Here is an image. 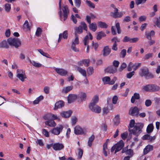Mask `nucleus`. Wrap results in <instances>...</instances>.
<instances>
[{
  "mask_svg": "<svg viewBox=\"0 0 160 160\" xmlns=\"http://www.w3.org/2000/svg\"><path fill=\"white\" fill-rule=\"evenodd\" d=\"M64 147V145L62 144L59 143H54L53 145V148L55 151L60 150Z\"/></svg>",
  "mask_w": 160,
  "mask_h": 160,
  "instance_id": "nucleus-16",
  "label": "nucleus"
},
{
  "mask_svg": "<svg viewBox=\"0 0 160 160\" xmlns=\"http://www.w3.org/2000/svg\"><path fill=\"white\" fill-rule=\"evenodd\" d=\"M141 65V63H137L134 64H133V70H137Z\"/></svg>",
  "mask_w": 160,
  "mask_h": 160,
  "instance_id": "nucleus-50",
  "label": "nucleus"
},
{
  "mask_svg": "<svg viewBox=\"0 0 160 160\" xmlns=\"http://www.w3.org/2000/svg\"><path fill=\"white\" fill-rule=\"evenodd\" d=\"M139 94L138 93H134L132 97L131 102L132 103H134L135 101V99H139Z\"/></svg>",
  "mask_w": 160,
  "mask_h": 160,
  "instance_id": "nucleus-31",
  "label": "nucleus"
},
{
  "mask_svg": "<svg viewBox=\"0 0 160 160\" xmlns=\"http://www.w3.org/2000/svg\"><path fill=\"white\" fill-rule=\"evenodd\" d=\"M155 32L153 30H152L150 32L146 31L145 32V35L147 38L148 40L151 39V36H153L154 35Z\"/></svg>",
  "mask_w": 160,
  "mask_h": 160,
  "instance_id": "nucleus-23",
  "label": "nucleus"
},
{
  "mask_svg": "<svg viewBox=\"0 0 160 160\" xmlns=\"http://www.w3.org/2000/svg\"><path fill=\"white\" fill-rule=\"evenodd\" d=\"M143 89L147 92H155L158 91L159 87L155 84H148L142 87Z\"/></svg>",
  "mask_w": 160,
  "mask_h": 160,
  "instance_id": "nucleus-3",
  "label": "nucleus"
},
{
  "mask_svg": "<svg viewBox=\"0 0 160 160\" xmlns=\"http://www.w3.org/2000/svg\"><path fill=\"white\" fill-rule=\"evenodd\" d=\"M153 55V53H148L146 54L144 58V60H147L149 58H152Z\"/></svg>",
  "mask_w": 160,
  "mask_h": 160,
  "instance_id": "nucleus-49",
  "label": "nucleus"
},
{
  "mask_svg": "<svg viewBox=\"0 0 160 160\" xmlns=\"http://www.w3.org/2000/svg\"><path fill=\"white\" fill-rule=\"evenodd\" d=\"M30 62L32 65L36 67L39 68L41 67L42 66V64H41L36 62L34 61H30Z\"/></svg>",
  "mask_w": 160,
  "mask_h": 160,
  "instance_id": "nucleus-45",
  "label": "nucleus"
},
{
  "mask_svg": "<svg viewBox=\"0 0 160 160\" xmlns=\"http://www.w3.org/2000/svg\"><path fill=\"white\" fill-rule=\"evenodd\" d=\"M98 96L97 95H95L93 97L89 105L96 104V103L98 102Z\"/></svg>",
  "mask_w": 160,
  "mask_h": 160,
  "instance_id": "nucleus-25",
  "label": "nucleus"
},
{
  "mask_svg": "<svg viewBox=\"0 0 160 160\" xmlns=\"http://www.w3.org/2000/svg\"><path fill=\"white\" fill-rule=\"evenodd\" d=\"M76 45L71 44V48L75 52H78L79 51L78 48L76 47Z\"/></svg>",
  "mask_w": 160,
  "mask_h": 160,
  "instance_id": "nucleus-58",
  "label": "nucleus"
},
{
  "mask_svg": "<svg viewBox=\"0 0 160 160\" xmlns=\"http://www.w3.org/2000/svg\"><path fill=\"white\" fill-rule=\"evenodd\" d=\"M62 37L64 39H67L68 37V31H65L63 33H60L59 35V38L58 40V42H59L61 41V38Z\"/></svg>",
  "mask_w": 160,
  "mask_h": 160,
  "instance_id": "nucleus-17",
  "label": "nucleus"
},
{
  "mask_svg": "<svg viewBox=\"0 0 160 160\" xmlns=\"http://www.w3.org/2000/svg\"><path fill=\"white\" fill-rule=\"evenodd\" d=\"M90 39L92 40V37L90 33H89L88 35H86L83 40L84 44L85 45H88L89 42V38Z\"/></svg>",
  "mask_w": 160,
  "mask_h": 160,
  "instance_id": "nucleus-24",
  "label": "nucleus"
},
{
  "mask_svg": "<svg viewBox=\"0 0 160 160\" xmlns=\"http://www.w3.org/2000/svg\"><path fill=\"white\" fill-rule=\"evenodd\" d=\"M43 99V97L41 95L39 97L36 98V99L33 102V104H38L39 103V102Z\"/></svg>",
  "mask_w": 160,
  "mask_h": 160,
  "instance_id": "nucleus-39",
  "label": "nucleus"
},
{
  "mask_svg": "<svg viewBox=\"0 0 160 160\" xmlns=\"http://www.w3.org/2000/svg\"><path fill=\"white\" fill-rule=\"evenodd\" d=\"M110 50L108 46L105 47L103 50V55L104 56H107L110 53Z\"/></svg>",
  "mask_w": 160,
  "mask_h": 160,
  "instance_id": "nucleus-33",
  "label": "nucleus"
},
{
  "mask_svg": "<svg viewBox=\"0 0 160 160\" xmlns=\"http://www.w3.org/2000/svg\"><path fill=\"white\" fill-rule=\"evenodd\" d=\"M38 52L42 55L49 58H51L50 56L48 53L44 52L43 50L41 49L38 50Z\"/></svg>",
  "mask_w": 160,
  "mask_h": 160,
  "instance_id": "nucleus-38",
  "label": "nucleus"
},
{
  "mask_svg": "<svg viewBox=\"0 0 160 160\" xmlns=\"http://www.w3.org/2000/svg\"><path fill=\"white\" fill-rule=\"evenodd\" d=\"M139 109L136 107L131 108L129 111V114L132 116H137L139 114Z\"/></svg>",
  "mask_w": 160,
  "mask_h": 160,
  "instance_id": "nucleus-9",
  "label": "nucleus"
},
{
  "mask_svg": "<svg viewBox=\"0 0 160 160\" xmlns=\"http://www.w3.org/2000/svg\"><path fill=\"white\" fill-rule=\"evenodd\" d=\"M82 28L84 30L87 31V25L86 24L83 22H81V25H80L78 27H76L74 28L75 36H77L78 33L80 34L83 31Z\"/></svg>",
  "mask_w": 160,
  "mask_h": 160,
  "instance_id": "nucleus-4",
  "label": "nucleus"
},
{
  "mask_svg": "<svg viewBox=\"0 0 160 160\" xmlns=\"http://www.w3.org/2000/svg\"><path fill=\"white\" fill-rule=\"evenodd\" d=\"M75 38L72 42V45H77L79 43L78 38V36H75Z\"/></svg>",
  "mask_w": 160,
  "mask_h": 160,
  "instance_id": "nucleus-43",
  "label": "nucleus"
},
{
  "mask_svg": "<svg viewBox=\"0 0 160 160\" xmlns=\"http://www.w3.org/2000/svg\"><path fill=\"white\" fill-rule=\"evenodd\" d=\"M74 132L76 135L85 134L87 133V131L85 128H82L79 126H76L74 128Z\"/></svg>",
  "mask_w": 160,
  "mask_h": 160,
  "instance_id": "nucleus-6",
  "label": "nucleus"
},
{
  "mask_svg": "<svg viewBox=\"0 0 160 160\" xmlns=\"http://www.w3.org/2000/svg\"><path fill=\"white\" fill-rule=\"evenodd\" d=\"M77 70L82 74L83 76L86 77L87 76L86 72L85 69L82 68L77 67Z\"/></svg>",
  "mask_w": 160,
  "mask_h": 160,
  "instance_id": "nucleus-28",
  "label": "nucleus"
},
{
  "mask_svg": "<svg viewBox=\"0 0 160 160\" xmlns=\"http://www.w3.org/2000/svg\"><path fill=\"white\" fill-rule=\"evenodd\" d=\"M64 105V102L62 101H60L56 103L55 105L54 109L56 110L60 108L63 107Z\"/></svg>",
  "mask_w": 160,
  "mask_h": 160,
  "instance_id": "nucleus-19",
  "label": "nucleus"
},
{
  "mask_svg": "<svg viewBox=\"0 0 160 160\" xmlns=\"http://www.w3.org/2000/svg\"><path fill=\"white\" fill-rule=\"evenodd\" d=\"M118 8H115V10L114 12H112L111 15L115 18H120L122 16L123 14L125 13L124 12H118Z\"/></svg>",
  "mask_w": 160,
  "mask_h": 160,
  "instance_id": "nucleus-8",
  "label": "nucleus"
},
{
  "mask_svg": "<svg viewBox=\"0 0 160 160\" xmlns=\"http://www.w3.org/2000/svg\"><path fill=\"white\" fill-rule=\"evenodd\" d=\"M45 123L46 125L51 127H54L56 125L55 122L52 119L46 121Z\"/></svg>",
  "mask_w": 160,
  "mask_h": 160,
  "instance_id": "nucleus-22",
  "label": "nucleus"
},
{
  "mask_svg": "<svg viewBox=\"0 0 160 160\" xmlns=\"http://www.w3.org/2000/svg\"><path fill=\"white\" fill-rule=\"evenodd\" d=\"M86 97V94L85 92H82L80 93V98L82 100H85Z\"/></svg>",
  "mask_w": 160,
  "mask_h": 160,
  "instance_id": "nucleus-46",
  "label": "nucleus"
},
{
  "mask_svg": "<svg viewBox=\"0 0 160 160\" xmlns=\"http://www.w3.org/2000/svg\"><path fill=\"white\" fill-rule=\"evenodd\" d=\"M42 132L46 137H48L49 136V132L45 129H43L42 130Z\"/></svg>",
  "mask_w": 160,
  "mask_h": 160,
  "instance_id": "nucleus-62",
  "label": "nucleus"
},
{
  "mask_svg": "<svg viewBox=\"0 0 160 160\" xmlns=\"http://www.w3.org/2000/svg\"><path fill=\"white\" fill-rule=\"evenodd\" d=\"M7 41H3L0 43V48H8V46L7 44Z\"/></svg>",
  "mask_w": 160,
  "mask_h": 160,
  "instance_id": "nucleus-41",
  "label": "nucleus"
},
{
  "mask_svg": "<svg viewBox=\"0 0 160 160\" xmlns=\"http://www.w3.org/2000/svg\"><path fill=\"white\" fill-rule=\"evenodd\" d=\"M143 127V124L142 123H137L132 129L129 128V131L131 134L138 136L141 133L142 129Z\"/></svg>",
  "mask_w": 160,
  "mask_h": 160,
  "instance_id": "nucleus-1",
  "label": "nucleus"
},
{
  "mask_svg": "<svg viewBox=\"0 0 160 160\" xmlns=\"http://www.w3.org/2000/svg\"><path fill=\"white\" fill-rule=\"evenodd\" d=\"M89 108L92 112L99 113L101 112V108L96 104H91L89 105Z\"/></svg>",
  "mask_w": 160,
  "mask_h": 160,
  "instance_id": "nucleus-7",
  "label": "nucleus"
},
{
  "mask_svg": "<svg viewBox=\"0 0 160 160\" xmlns=\"http://www.w3.org/2000/svg\"><path fill=\"white\" fill-rule=\"evenodd\" d=\"M83 65L85 67H88L89 65L90 61L88 59H84L83 60Z\"/></svg>",
  "mask_w": 160,
  "mask_h": 160,
  "instance_id": "nucleus-51",
  "label": "nucleus"
},
{
  "mask_svg": "<svg viewBox=\"0 0 160 160\" xmlns=\"http://www.w3.org/2000/svg\"><path fill=\"white\" fill-rule=\"evenodd\" d=\"M43 118L44 119L47 121L52 119V114L48 113L45 115L43 117Z\"/></svg>",
  "mask_w": 160,
  "mask_h": 160,
  "instance_id": "nucleus-44",
  "label": "nucleus"
},
{
  "mask_svg": "<svg viewBox=\"0 0 160 160\" xmlns=\"http://www.w3.org/2000/svg\"><path fill=\"white\" fill-rule=\"evenodd\" d=\"M62 10L63 12V20L65 21L67 19L68 14L69 12L68 6L67 5L63 6L62 7Z\"/></svg>",
  "mask_w": 160,
  "mask_h": 160,
  "instance_id": "nucleus-14",
  "label": "nucleus"
},
{
  "mask_svg": "<svg viewBox=\"0 0 160 160\" xmlns=\"http://www.w3.org/2000/svg\"><path fill=\"white\" fill-rule=\"evenodd\" d=\"M109 101H110V99L108 98L107 100L108 107V108H110V109L112 110L114 107L112 104H109Z\"/></svg>",
  "mask_w": 160,
  "mask_h": 160,
  "instance_id": "nucleus-53",
  "label": "nucleus"
},
{
  "mask_svg": "<svg viewBox=\"0 0 160 160\" xmlns=\"http://www.w3.org/2000/svg\"><path fill=\"white\" fill-rule=\"evenodd\" d=\"M115 28L117 29L118 33L119 34L121 32V30L120 29V25L119 22L116 23Z\"/></svg>",
  "mask_w": 160,
  "mask_h": 160,
  "instance_id": "nucleus-57",
  "label": "nucleus"
},
{
  "mask_svg": "<svg viewBox=\"0 0 160 160\" xmlns=\"http://www.w3.org/2000/svg\"><path fill=\"white\" fill-rule=\"evenodd\" d=\"M130 41L131 38L128 36H125L123 39V42H129L130 43Z\"/></svg>",
  "mask_w": 160,
  "mask_h": 160,
  "instance_id": "nucleus-63",
  "label": "nucleus"
},
{
  "mask_svg": "<svg viewBox=\"0 0 160 160\" xmlns=\"http://www.w3.org/2000/svg\"><path fill=\"white\" fill-rule=\"evenodd\" d=\"M109 141V139H107L103 145V152L104 155L105 157H107L108 156L106 150L108 149L107 145Z\"/></svg>",
  "mask_w": 160,
  "mask_h": 160,
  "instance_id": "nucleus-21",
  "label": "nucleus"
},
{
  "mask_svg": "<svg viewBox=\"0 0 160 160\" xmlns=\"http://www.w3.org/2000/svg\"><path fill=\"white\" fill-rule=\"evenodd\" d=\"M63 128V126L61 125H59L56 127L54 128L51 131V132L55 135H59L62 131Z\"/></svg>",
  "mask_w": 160,
  "mask_h": 160,
  "instance_id": "nucleus-10",
  "label": "nucleus"
},
{
  "mask_svg": "<svg viewBox=\"0 0 160 160\" xmlns=\"http://www.w3.org/2000/svg\"><path fill=\"white\" fill-rule=\"evenodd\" d=\"M8 43L11 47H14L16 48H18L21 44L20 40L17 38H10L7 40Z\"/></svg>",
  "mask_w": 160,
  "mask_h": 160,
  "instance_id": "nucleus-2",
  "label": "nucleus"
},
{
  "mask_svg": "<svg viewBox=\"0 0 160 160\" xmlns=\"http://www.w3.org/2000/svg\"><path fill=\"white\" fill-rule=\"evenodd\" d=\"M53 68L57 73L61 76H65L68 73L67 71L64 69L55 67Z\"/></svg>",
  "mask_w": 160,
  "mask_h": 160,
  "instance_id": "nucleus-11",
  "label": "nucleus"
},
{
  "mask_svg": "<svg viewBox=\"0 0 160 160\" xmlns=\"http://www.w3.org/2000/svg\"><path fill=\"white\" fill-rule=\"evenodd\" d=\"M4 8L6 12H9L11 9L10 4L9 3H7L5 4L4 6Z\"/></svg>",
  "mask_w": 160,
  "mask_h": 160,
  "instance_id": "nucleus-48",
  "label": "nucleus"
},
{
  "mask_svg": "<svg viewBox=\"0 0 160 160\" xmlns=\"http://www.w3.org/2000/svg\"><path fill=\"white\" fill-rule=\"evenodd\" d=\"M133 63L132 62H130L128 66L127 69L128 71H131L133 69Z\"/></svg>",
  "mask_w": 160,
  "mask_h": 160,
  "instance_id": "nucleus-52",
  "label": "nucleus"
},
{
  "mask_svg": "<svg viewBox=\"0 0 160 160\" xmlns=\"http://www.w3.org/2000/svg\"><path fill=\"white\" fill-rule=\"evenodd\" d=\"M147 0H136V3L137 5H139L141 3H144Z\"/></svg>",
  "mask_w": 160,
  "mask_h": 160,
  "instance_id": "nucleus-60",
  "label": "nucleus"
},
{
  "mask_svg": "<svg viewBox=\"0 0 160 160\" xmlns=\"http://www.w3.org/2000/svg\"><path fill=\"white\" fill-rule=\"evenodd\" d=\"M113 121L114 125H118L120 122V115L118 114L116 115L113 118Z\"/></svg>",
  "mask_w": 160,
  "mask_h": 160,
  "instance_id": "nucleus-27",
  "label": "nucleus"
},
{
  "mask_svg": "<svg viewBox=\"0 0 160 160\" xmlns=\"http://www.w3.org/2000/svg\"><path fill=\"white\" fill-rule=\"evenodd\" d=\"M98 24L99 27L102 28H106L108 27V25L105 22L101 21L98 22Z\"/></svg>",
  "mask_w": 160,
  "mask_h": 160,
  "instance_id": "nucleus-35",
  "label": "nucleus"
},
{
  "mask_svg": "<svg viewBox=\"0 0 160 160\" xmlns=\"http://www.w3.org/2000/svg\"><path fill=\"white\" fill-rule=\"evenodd\" d=\"M23 29H28L30 30V27L29 25L28 21L26 20L23 25Z\"/></svg>",
  "mask_w": 160,
  "mask_h": 160,
  "instance_id": "nucleus-42",
  "label": "nucleus"
},
{
  "mask_svg": "<svg viewBox=\"0 0 160 160\" xmlns=\"http://www.w3.org/2000/svg\"><path fill=\"white\" fill-rule=\"evenodd\" d=\"M89 27L90 29L93 32H95L97 28V24L95 22L89 24Z\"/></svg>",
  "mask_w": 160,
  "mask_h": 160,
  "instance_id": "nucleus-32",
  "label": "nucleus"
},
{
  "mask_svg": "<svg viewBox=\"0 0 160 160\" xmlns=\"http://www.w3.org/2000/svg\"><path fill=\"white\" fill-rule=\"evenodd\" d=\"M153 147L152 146L150 145H147L143 150V153L146 154L148 153L150 151L152 150Z\"/></svg>",
  "mask_w": 160,
  "mask_h": 160,
  "instance_id": "nucleus-30",
  "label": "nucleus"
},
{
  "mask_svg": "<svg viewBox=\"0 0 160 160\" xmlns=\"http://www.w3.org/2000/svg\"><path fill=\"white\" fill-rule=\"evenodd\" d=\"M86 2H87V3L88 4V5L89 7H90L91 8H95V5L92 2H91L87 0L86 1Z\"/></svg>",
  "mask_w": 160,
  "mask_h": 160,
  "instance_id": "nucleus-59",
  "label": "nucleus"
},
{
  "mask_svg": "<svg viewBox=\"0 0 160 160\" xmlns=\"http://www.w3.org/2000/svg\"><path fill=\"white\" fill-rule=\"evenodd\" d=\"M72 112L71 111L63 112L60 113L61 116L63 118H67L70 117L71 115Z\"/></svg>",
  "mask_w": 160,
  "mask_h": 160,
  "instance_id": "nucleus-18",
  "label": "nucleus"
},
{
  "mask_svg": "<svg viewBox=\"0 0 160 160\" xmlns=\"http://www.w3.org/2000/svg\"><path fill=\"white\" fill-rule=\"evenodd\" d=\"M102 80L104 84L110 85L111 79L109 77L106 76L102 78Z\"/></svg>",
  "mask_w": 160,
  "mask_h": 160,
  "instance_id": "nucleus-29",
  "label": "nucleus"
},
{
  "mask_svg": "<svg viewBox=\"0 0 160 160\" xmlns=\"http://www.w3.org/2000/svg\"><path fill=\"white\" fill-rule=\"evenodd\" d=\"M117 69L116 68L110 66L108 67L106 69V72L110 73H113L116 72L117 71Z\"/></svg>",
  "mask_w": 160,
  "mask_h": 160,
  "instance_id": "nucleus-20",
  "label": "nucleus"
},
{
  "mask_svg": "<svg viewBox=\"0 0 160 160\" xmlns=\"http://www.w3.org/2000/svg\"><path fill=\"white\" fill-rule=\"evenodd\" d=\"M149 70L148 68L146 67H144L142 68L139 72V75L141 77H146L148 74Z\"/></svg>",
  "mask_w": 160,
  "mask_h": 160,
  "instance_id": "nucleus-13",
  "label": "nucleus"
},
{
  "mask_svg": "<svg viewBox=\"0 0 160 160\" xmlns=\"http://www.w3.org/2000/svg\"><path fill=\"white\" fill-rule=\"evenodd\" d=\"M72 88V86L65 87L63 88L62 92L63 93H66L71 90Z\"/></svg>",
  "mask_w": 160,
  "mask_h": 160,
  "instance_id": "nucleus-26",
  "label": "nucleus"
},
{
  "mask_svg": "<svg viewBox=\"0 0 160 160\" xmlns=\"http://www.w3.org/2000/svg\"><path fill=\"white\" fill-rule=\"evenodd\" d=\"M152 104V101L148 99L146 100L145 102V105L147 107H149Z\"/></svg>",
  "mask_w": 160,
  "mask_h": 160,
  "instance_id": "nucleus-64",
  "label": "nucleus"
},
{
  "mask_svg": "<svg viewBox=\"0 0 160 160\" xmlns=\"http://www.w3.org/2000/svg\"><path fill=\"white\" fill-rule=\"evenodd\" d=\"M42 32V29L40 28H37L36 32L35 34L37 37H39L41 34Z\"/></svg>",
  "mask_w": 160,
  "mask_h": 160,
  "instance_id": "nucleus-56",
  "label": "nucleus"
},
{
  "mask_svg": "<svg viewBox=\"0 0 160 160\" xmlns=\"http://www.w3.org/2000/svg\"><path fill=\"white\" fill-rule=\"evenodd\" d=\"M50 89V87L48 86H45L43 88V91L45 94H48L49 93Z\"/></svg>",
  "mask_w": 160,
  "mask_h": 160,
  "instance_id": "nucleus-54",
  "label": "nucleus"
},
{
  "mask_svg": "<svg viewBox=\"0 0 160 160\" xmlns=\"http://www.w3.org/2000/svg\"><path fill=\"white\" fill-rule=\"evenodd\" d=\"M116 148V149L115 151V153L120 150L124 146V143L122 140H120L115 145Z\"/></svg>",
  "mask_w": 160,
  "mask_h": 160,
  "instance_id": "nucleus-15",
  "label": "nucleus"
},
{
  "mask_svg": "<svg viewBox=\"0 0 160 160\" xmlns=\"http://www.w3.org/2000/svg\"><path fill=\"white\" fill-rule=\"evenodd\" d=\"M75 4L76 7L79 8L81 4V0H74Z\"/></svg>",
  "mask_w": 160,
  "mask_h": 160,
  "instance_id": "nucleus-55",
  "label": "nucleus"
},
{
  "mask_svg": "<svg viewBox=\"0 0 160 160\" xmlns=\"http://www.w3.org/2000/svg\"><path fill=\"white\" fill-rule=\"evenodd\" d=\"M153 126L152 124H150L148 126L147 128V132L148 133L152 132L153 129Z\"/></svg>",
  "mask_w": 160,
  "mask_h": 160,
  "instance_id": "nucleus-34",
  "label": "nucleus"
},
{
  "mask_svg": "<svg viewBox=\"0 0 160 160\" xmlns=\"http://www.w3.org/2000/svg\"><path fill=\"white\" fill-rule=\"evenodd\" d=\"M78 96L76 94H69L68 98V103H71L74 102L77 98Z\"/></svg>",
  "mask_w": 160,
  "mask_h": 160,
  "instance_id": "nucleus-12",
  "label": "nucleus"
},
{
  "mask_svg": "<svg viewBox=\"0 0 160 160\" xmlns=\"http://www.w3.org/2000/svg\"><path fill=\"white\" fill-rule=\"evenodd\" d=\"M16 76L22 82H24L25 79L27 78V76L24 71L22 69H17Z\"/></svg>",
  "mask_w": 160,
  "mask_h": 160,
  "instance_id": "nucleus-5",
  "label": "nucleus"
},
{
  "mask_svg": "<svg viewBox=\"0 0 160 160\" xmlns=\"http://www.w3.org/2000/svg\"><path fill=\"white\" fill-rule=\"evenodd\" d=\"M94 136L93 135H92L90 137L88 138V145L89 147H91L92 145V142L94 139Z\"/></svg>",
  "mask_w": 160,
  "mask_h": 160,
  "instance_id": "nucleus-40",
  "label": "nucleus"
},
{
  "mask_svg": "<svg viewBox=\"0 0 160 160\" xmlns=\"http://www.w3.org/2000/svg\"><path fill=\"white\" fill-rule=\"evenodd\" d=\"M126 54V50L125 49H122L120 53V56L122 58H124L125 57Z\"/></svg>",
  "mask_w": 160,
  "mask_h": 160,
  "instance_id": "nucleus-47",
  "label": "nucleus"
},
{
  "mask_svg": "<svg viewBox=\"0 0 160 160\" xmlns=\"http://www.w3.org/2000/svg\"><path fill=\"white\" fill-rule=\"evenodd\" d=\"M88 75V76L91 75L94 72V69L92 67H89L87 69Z\"/></svg>",
  "mask_w": 160,
  "mask_h": 160,
  "instance_id": "nucleus-37",
  "label": "nucleus"
},
{
  "mask_svg": "<svg viewBox=\"0 0 160 160\" xmlns=\"http://www.w3.org/2000/svg\"><path fill=\"white\" fill-rule=\"evenodd\" d=\"M135 72L132 71L128 73L127 75V77L128 78H131V77L134 74Z\"/></svg>",
  "mask_w": 160,
  "mask_h": 160,
  "instance_id": "nucleus-61",
  "label": "nucleus"
},
{
  "mask_svg": "<svg viewBox=\"0 0 160 160\" xmlns=\"http://www.w3.org/2000/svg\"><path fill=\"white\" fill-rule=\"evenodd\" d=\"M106 36V34L105 33L102 31L99 32L97 36V39L98 40H100L102 37Z\"/></svg>",
  "mask_w": 160,
  "mask_h": 160,
  "instance_id": "nucleus-36",
  "label": "nucleus"
}]
</instances>
